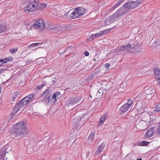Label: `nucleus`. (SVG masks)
<instances>
[{"mask_svg": "<svg viewBox=\"0 0 160 160\" xmlns=\"http://www.w3.org/2000/svg\"><path fill=\"white\" fill-rule=\"evenodd\" d=\"M95 34V35H96V37H98L102 35V32H101L100 33Z\"/></svg>", "mask_w": 160, "mask_h": 160, "instance_id": "obj_36", "label": "nucleus"}, {"mask_svg": "<svg viewBox=\"0 0 160 160\" xmlns=\"http://www.w3.org/2000/svg\"><path fill=\"white\" fill-rule=\"evenodd\" d=\"M135 47L133 43L132 42H129L127 45H124L123 46L120 47L118 49L119 50H129L132 49Z\"/></svg>", "mask_w": 160, "mask_h": 160, "instance_id": "obj_8", "label": "nucleus"}, {"mask_svg": "<svg viewBox=\"0 0 160 160\" xmlns=\"http://www.w3.org/2000/svg\"><path fill=\"white\" fill-rule=\"evenodd\" d=\"M47 4L44 3L36 4V9H43L46 7Z\"/></svg>", "mask_w": 160, "mask_h": 160, "instance_id": "obj_19", "label": "nucleus"}, {"mask_svg": "<svg viewBox=\"0 0 160 160\" xmlns=\"http://www.w3.org/2000/svg\"><path fill=\"white\" fill-rule=\"evenodd\" d=\"M142 0H138L135 1H133L134 4H136V7H137L142 2Z\"/></svg>", "mask_w": 160, "mask_h": 160, "instance_id": "obj_28", "label": "nucleus"}, {"mask_svg": "<svg viewBox=\"0 0 160 160\" xmlns=\"http://www.w3.org/2000/svg\"><path fill=\"white\" fill-rule=\"evenodd\" d=\"M98 93L100 95H102L103 94V90L102 89H100L98 90Z\"/></svg>", "mask_w": 160, "mask_h": 160, "instance_id": "obj_34", "label": "nucleus"}, {"mask_svg": "<svg viewBox=\"0 0 160 160\" xmlns=\"http://www.w3.org/2000/svg\"><path fill=\"white\" fill-rule=\"evenodd\" d=\"M93 40L92 37L90 36L87 39V40L89 41H92Z\"/></svg>", "mask_w": 160, "mask_h": 160, "instance_id": "obj_46", "label": "nucleus"}, {"mask_svg": "<svg viewBox=\"0 0 160 160\" xmlns=\"http://www.w3.org/2000/svg\"><path fill=\"white\" fill-rule=\"evenodd\" d=\"M105 147V143L102 142L100 145L98 146V149L95 152V155H97L100 154L103 151Z\"/></svg>", "mask_w": 160, "mask_h": 160, "instance_id": "obj_11", "label": "nucleus"}, {"mask_svg": "<svg viewBox=\"0 0 160 160\" xmlns=\"http://www.w3.org/2000/svg\"><path fill=\"white\" fill-rule=\"evenodd\" d=\"M108 118V115L107 114H104L100 118L99 122L98 123L99 125H102L105 121L106 119Z\"/></svg>", "mask_w": 160, "mask_h": 160, "instance_id": "obj_15", "label": "nucleus"}, {"mask_svg": "<svg viewBox=\"0 0 160 160\" xmlns=\"http://www.w3.org/2000/svg\"><path fill=\"white\" fill-rule=\"evenodd\" d=\"M101 32H102V35H103V34L107 33V32H106V30H104L103 31H101Z\"/></svg>", "mask_w": 160, "mask_h": 160, "instance_id": "obj_45", "label": "nucleus"}, {"mask_svg": "<svg viewBox=\"0 0 160 160\" xmlns=\"http://www.w3.org/2000/svg\"><path fill=\"white\" fill-rule=\"evenodd\" d=\"M154 73L155 74V77L156 79L160 80V71L158 69H155L154 70Z\"/></svg>", "mask_w": 160, "mask_h": 160, "instance_id": "obj_18", "label": "nucleus"}, {"mask_svg": "<svg viewBox=\"0 0 160 160\" xmlns=\"http://www.w3.org/2000/svg\"><path fill=\"white\" fill-rule=\"evenodd\" d=\"M17 97V96L16 95H14V96L12 97V100L13 102H15V100L16 98Z\"/></svg>", "mask_w": 160, "mask_h": 160, "instance_id": "obj_40", "label": "nucleus"}, {"mask_svg": "<svg viewBox=\"0 0 160 160\" xmlns=\"http://www.w3.org/2000/svg\"><path fill=\"white\" fill-rule=\"evenodd\" d=\"M1 88H0V93H1Z\"/></svg>", "mask_w": 160, "mask_h": 160, "instance_id": "obj_58", "label": "nucleus"}, {"mask_svg": "<svg viewBox=\"0 0 160 160\" xmlns=\"http://www.w3.org/2000/svg\"><path fill=\"white\" fill-rule=\"evenodd\" d=\"M6 30V27L5 23H2L0 25V34L4 32Z\"/></svg>", "mask_w": 160, "mask_h": 160, "instance_id": "obj_20", "label": "nucleus"}, {"mask_svg": "<svg viewBox=\"0 0 160 160\" xmlns=\"http://www.w3.org/2000/svg\"><path fill=\"white\" fill-rule=\"evenodd\" d=\"M105 66L106 68H107L108 69L110 68V65L109 63H107L105 64Z\"/></svg>", "mask_w": 160, "mask_h": 160, "instance_id": "obj_41", "label": "nucleus"}, {"mask_svg": "<svg viewBox=\"0 0 160 160\" xmlns=\"http://www.w3.org/2000/svg\"><path fill=\"white\" fill-rule=\"evenodd\" d=\"M118 4H117V3L116 4H115L114 6L112 7L110 9V10L111 11H113V10H114L116 8H117L118 6Z\"/></svg>", "mask_w": 160, "mask_h": 160, "instance_id": "obj_31", "label": "nucleus"}, {"mask_svg": "<svg viewBox=\"0 0 160 160\" xmlns=\"http://www.w3.org/2000/svg\"><path fill=\"white\" fill-rule=\"evenodd\" d=\"M136 51H129L128 53H130L132 54V55H134L135 53H140L141 52L140 51H137V52H136Z\"/></svg>", "mask_w": 160, "mask_h": 160, "instance_id": "obj_25", "label": "nucleus"}, {"mask_svg": "<svg viewBox=\"0 0 160 160\" xmlns=\"http://www.w3.org/2000/svg\"><path fill=\"white\" fill-rule=\"evenodd\" d=\"M91 37H92V39L93 40L96 37V35L95 34H92Z\"/></svg>", "mask_w": 160, "mask_h": 160, "instance_id": "obj_47", "label": "nucleus"}, {"mask_svg": "<svg viewBox=\"0 0 160 160\" xmlns=\"http://www.w3.org/2000/svg\"><path fill=\"white\" fill-rule=\"evenodd\" d=\"M10 136L12 138H15L16 136H18L17 133L15 132V130L14 129L12 130V132L10 133Z\"/></svg>", "mask_w": 160, "mask_h": 160, "instance_id": "obj_22", "label": "nucleus"}, {"mask_svg": "<svg viewBox=\"0 0 160 160\" xmlns=\"http://www.w3.org/2000/svg\"><path fill=\"white\" fill-rule=\"evenodd\" d=\"M36 8V5L32 2L30 3L29 5L24 8V11L26 12H29L32 11Z\"/></svg>", "mask_w": 160, "mask_h": 160, "instance_id": "obj_9", "label": "nucleus"}, {"mask_svg": "<svg viewBox=\"0 0 160 160\" xmlns=\"http://www.w3.org/2000/svg\"><path fill=\"white\" fill-rule=\"evenodd\" d=\"M157 132L158 133L160 134V122L159 123V126Z\"/></svg>", "mask_w": 160, "mask_h": 160, "instance_id": "obj_43", "label": "nucleus"}, {"mask_svg": "<svg viewBox=\"0 0 160 160\" xmlns=\"http://www.w3.org/2000/svg\"><path fill=\"white\" fill-rule=\"evenodd\" d=\"M13 60L12 57H9L8 58H6L4 59H0V62H1L2 65L4 64L5 63L11 62Z\"/></svg>", "mask_w": 160, "mask_h": 160, "instance_id": "obj_16", "label": "nucleus"}, {"mask_svg": "<svg viewBox=\"0 0 160 160\" xmlns=\"http://www.w3.org/2000/svg\"><path fill=\"white\" fill-rule=\"evenodd\" d=\"M83 11L80 9L77 8L72 12H71V17L72 18H79L83 15Z\"/></svg>", "mask_w": 160, "mask_h": 160, "instance_id": "obj_7", "label": "nucleus"}, {"mask_svg": "<svg viewBox=\"0 0 160 160\" xmlns=\"http://www.w3.org/2000/svg\"><path fill=\"white\" fill-rule=\"evenodd\" d=\"M27 98L25 97L21 99L18 103H17V104L14 107L13 111L11 114L12 116H14L18 111H19L21 108L24 107L25 105L28 104V101H27Z\"/></svg>", "mask_w": 160, "mask_h": 160, "instance_id": "obj_3", "label": "nucleus"}, {"mask_svg": "<svg viewBox=\"0 0 160 160\" xmlns=\"http://www.w3.org/2000/svg\"><path fill=\"white\" fill-rule=\"evenodd\" d=\"M148 143V142L145 141H142V143H141V146H144L147 145Z\"/></svg>", "mask_w": 160, "mask_h": 160, "instance_id": "obj_32", "label": "nucleus"}, {"mask_svg": "<svg viewBox=\"0 0 160 160\" xmlns=\"http://www.w3.org/2000/svg\"><path fill=\"white\" fill-rule=\"evenodd\" d=\"M80 101V99L77 97L70 98L68 100L69 105H73L78 103Z\"/></svg>", "mask_w": 160, "mask_h": 160, "instance_id": "obj_12", "label": "nucleus"}, {"mask_svg": "<svg viewBox=\"0 0 160 160\" xmlns=\"http://www.w3.org/2000/svg\"><path fill=\"white\" fill-rule=\"evenodd\" d=\"M34 23L32 25L31 27L34 29L42 27L43 29L45 27V22L42 19H40L36 20Z\"/></svg>", "mask_w": 160, "mask_h": 160, "instance_id": "obj_6", "label": "nucleus"}, {"mask_svg": "<svg viewBox=\"0 0 160 160\" xmlns=\"http://www.w3.org/2000/svg\"><path fill=\"white\" fill-rule=\"evenodd\" d=\"M77 118H75L74 119V121L73 122V123H75L74 125H75L76 124L77 125L78 123L79 124V122L80 121H78L77 122H75V121H76L77 120Z\"/></svg>", "mask_w": 160, "mask_h": 160, "instance_id": "obj_35", "label": "nucleus"}, {"mask_svg": "<svg viewBox=\"0 0 160 160\" xmlns=\"http://www.w3.org/2000/svg\"><path fill=\"white\" fill-rule=\"evenodd\" d=\"M145 114H146V116H148V117H149V113H145Z\"/></svg>", "mask_w": 160, "mask_h": 160, "instance_id": "obj_54", "label": "nucleus"}, {"mask_svg": "<svg viewBox=\"0 0 160 160\" xmlns=\"http://www.w3.org/2000/svg\"><path fill=\"white\" fill-rule=\"evenodd\" d=\"M154 110L156 112L160 111V103L157 104L156 108Z\"/></svg>", "mask_w": 160, "mask_h": 160, "instance_id": "obj_27", "label": "nucleus"}, {"mask_svg": "<svg viewBox=\"0 0 160 160\" xmlns=\"http://www.w3.org/2000/svg\"><path fill=\"white\" fill-rule=\"evenodd\" d=\"M40 48V47H38V48Z\"/></svg>", "mask_w": 160, "mask_h": 160, "instance_id": "obj_60", "label": "nucleus"}, {"mask_svg": "<svg viewBox=\"0 0 160 160\" xmlns=\"http://www.w3.org/2000/svg\"><path fill=\"white\" fill-rule=\"evenodd\" d=\"M12 54H14L17 51H10Z\"/></svg>", "mask_w": 160, "mask_h": 160, "instance_id": "obj_50", "label": "nucleus"}, {"mask_svg": "<svg viewBox=\"0 0 160 160\" xmlns=\"http://www.w3.org/2000/svg\"><path fill=\"white\" fill-rule=\"evenodd\" d=\"M130 108L128 105H127L126 103H125L120 108V111L121 114H123L124 113L127 112Z\"/></svg>", "mask_w": 160, "mask_h": 160, "instance_id": "obj_13", "label": "nucleus"}, {"mask_svg": "<svg viewBox=\"0 0 160 160\" xmlns=\"http://www.w3.org/2000/svg\"><path fill=\"white\" fill-rule=\"evenodd\" d=\"M154 128L153 127H151L149 129L146 135L147 138H150L151 137L154 132Z\"/></svg>", "mask_w": 160, "mask_h": 160, "instance_id": "obj_17", "label": "nucleus"}, {"mask_svg": "<svg viewBox=\"0 0 160 160\" xmlns=\"http://www.w3.org/2000/svg\"><path fill=\"white\" fill-rule=\"evenodd\" d=\"M82 119V118H81L80 120H81Z\"/></svg>", "mask_w": 160, "mask_h": 160, "instance_id": "obj_59", "label": "nucleus"}, {"mask_svg": "<svg viewBox=\"0 0 160 160\" xmlns=\"http://www.w3.org/2000/svg\"><path fill=\"white\" fill-rule=\"evenodd\" d=\"M137 75H138L139 74H140V73H144V72L143 71H141V70H139L138 69L137 70Z\"/></svg>", "mask_w": 160, "mask_h": 160, "instance_id": "obj_39", "label": "nucleus"}, {"mask_svg": "<svg viewBox=\"0 0 160 160\" xmlns=\"http://www.w3.org/2000/svg\"><path fill=\"white\" fill-rule=\"evenodd\" d=\"M90 97H92V96H91V95H90Z\"/></svg>", "mask_w": 160, "mask_h": 160, "instance_id": "obj_61", "label": "nucleus"}, {"mask_svg": "<svg viewBox=\"0 0 160 160\" xmlns=\"http://www.w3.org/2000/svg\"><path fill=\"white\" fill-rule=\"evenodd\" d=\"M4 45L3 44H1L0 45V49H2L4 47Z\"/></svg>", "mask_w": 160, "mask_h": 160, "instance_id": "obj_48", "label": "nucleus"}, {"mask_svg": "<svg viewBox=\"0 0 160 160\" xmlns=\"http://www.w3.org/2000/svg\"><path fill=\"white\" fill-rule=\"evenodd\" d=\"M111 30L110 29H107L106 30V32H107V33L109 32Z\"/></svg>", "mask_w": 160, "mask_h": 160, "instance_id": "obj_52", "label": "nucleus"}, {"mask_svg": "<svg viewBox=\"0 0 160 160\" xmlns=\"http://www.w3.org/2000/svg\"><path fill=\"white\" fill-rule=\"evenodd\" d=\"M136 160H142V159L141 158H139L137 159Z\"/></svg>", "mask_w": 160, "mask_h": 160, "instance_id": "obj_56", "label": "nucleus"}, {"mask_svg": "<svg viewBox=\"0 0 160 160\" xmlns=\"http://www.w3.org/2000/svg\"><path fill=\"white\" fill-rule=\"evenodd\" d=\"M9 148L8 145H7L1 149L0 152V160H8V157L5 156V155L6 153H8L11 150V149Z\"/></svg>", "mask_w": 160, "mask_h": 160, "instance_id": "obj_5", "label": "nucleus"}, {"mask_svg": "<svg viewBox=\"0 0 160 160\" xmlns=\"http://www.w3.org/2000/svg\"><path fill=\"white\" fill-rule=\"evenodd\" d=\"M95 133V130H94L91 131L88 138V143H90L93 140Z\"/></svg>", "mask_w": 160, "mask_h": 160, "instance_id": "obj_14", "label": "nucleus"}, {"mask_svg": "<svg viewBox=\"0 0 160 160\" xmlns=\"http://www.w3.org/2000/svg\"><path fill=\"white\" fill-rule=\"evenodd\" d=\"M39 0H33V2L35 5L39 3Z\"/></svg>", "mask_w": 160, "mask_h": 160, "instance_id": "obj_37", "label": "nucleus"}, {"mask_svg": "<svg viewBox=\"0 0 160 160\" xmlns=\"http://www.w3.org/2000/svg\"><path fill=\"white\" fill-rule=\"evenodd\" d=\"M42 87V86H38V88H39V89H40L41 88V87Z\"/></svg>", "mask_w": 160, "mask_h": 160, "instance_id": "obj_55", "label": "nucleus"}, {"mask_svg": "<svg viewBox=\"0 0 160 160\" xmlns=\"http://www.w3.org/2000/svg\"><path fill=\"white\" fill-rule=\"evenodd\" d=\"M71 10H70L68 12H67V13H64V16H65L67 15L68 14H69L71 12Z\"/></svg>", "mask_w": 160, "mask_h": 160, "instance_id": "obj_49", "label": "nucleus"}, {"mask_svg": "<svg viewBox=\"0 0 160 160\" xmlns=\"http://www.w3.org/2000/svg\"><path fill=\"white\" fill-rule=\"evenodd\" d=\"M48 72H52L53 71V69L52 68H47Z\"/></svg>", "mask_w": 160, "mask_h": 160, "instance_id": "obj_42", "label": "nucleus"}, {"mask_svg": "<svg viewBox=\"0 0 160 160\" xmlns=\"http://www.w3.org/2000/svg\"><path fill=\"white\" fill-rule=\"evenodd\" d=\"M7 70L6 68L0 69V74L2 73H3L4 72Z\"/></svg>", "mask_w": 160, "mask_h": 160, "instance_id": "obj_33", "label": "nucleus"}, {"mask_svg": "<svg viewBox=\"0 0 160 160\" xmlns=\"http://www.w3.org/2000/svg\"><path fill=\"white\" fill-rule=\"evenodd\" d=\"M43 44V42H37L35 43H32L28 47V48H30V47H34L35 46H38L39 45H40L41 44Z\"/></svg>", "mask_w": 160, "mask_h": 160, "instance_id": "obj_23", "label": "nucleus"}, {"mask_svg": "<svg viewBox=\"0 0 160 160\" xmlns=\"http://www.w3.org/2000/svg\"><path fill=\"white\" fill-rule=\"evenodd\" d=\"M67 49L70 50H73L75 49V47L73 45H71V46H69L67 47Z\"/></svg>", "mask_w": 160, "mask_h": 160, "instance_id": "obj_30", "label": "nucleus"}, {"mask_svg": "<svg viewBox=\"0 0 160 160\" xmlns=\"http://www.w3.org/2000/svg\"><path fill=\"white\" fill-rule=\"evenodd\" d=\"M89 152H88V153L87 154H86V157H89L90 156V155L89 154Z\"/></svg>", "mask_w": 160, "mask_h": 160, "instance_id": "obj_51", "label": "nucleus"}, {"mask_svg": "<svg viewBox=\"0 0 160 160\" xmlns=\"http://www.w3.org/2000/svg\"><path fill=\"white\" fill-rule=\"evenodd\" d=\"M2 65L1 62H0V66Z\"/></svg>", "mask_w": 160, "mask_h": 160, "instance_id": "obj_57", "label": "nucleus"}, {"mask_svg": "<svg viewBox=\"0 0 160 160\" xmlns=\"http://www.w3.org/2000/svg\"><path fill=\"white\" fill-rule=\"evenodd\" d=\"M66 51H58V52L60 54H64V57H66L68 55L67 53H66Z\"/></svg>", "mask_w": 160, "mask_h": 160, "instance_id": "obj_26", "label": "nucleus"}, {"mask_svg": "<svg viewBox=\"0 0 160 160\" xmlns=\"http://www.w3.org/2000/svg\"><path fill=\"white\" fill-rule=\"evenodd\" d=\"M51 91L48 89H47L42 93V97H44L43 101L46 103L51 104H54L57 100L61 96V94L59 92L54 93L51 97Z\"/></svg>", "mask_w": 160, "mask_h": 160, "instance_id": "obj_1", "label": "nucleus"}, {"mask_svg": "<svg viewBox=\"0 0 160 160\" xmlns=\"http://www.w3.org/2000/svg\"><path fill=\"white\" fill-rule=\"evenodd\" d=\"M126 12L124 7H122L118 9L114 14L111 16V18L114 21H116L121 16L124 14Z\"/></svg>", "mask_w": 160, "mask_h": 160, "instance_id": "obj_4", "label": "nucleus"}, {"mask_svg": "<svg viewBox=\"0 0 160 160\" xmlns=\"http://www.w3.org/2000/svg\"><path fill=\"white\" fill-rule=\"evenodd\" d=\"M127 105H128V106L130 108L131 107V105L132 103V101L131 100L130 98L128 100L127 103H126Z\"/></svg>", "mask_w": 160, "mask_h": 160, "instance_id": "obj_29", "label": "nucleus"}, {"mask_svg": "<svg viewBox=\"0 0 160 160\" xmlns=\"http://www.w3.org/2000/svg\"><path fill=\"white\" fill-rule=\"evenodd\" d=\"M18 49V48H13L12 49H10V50H17Z\"/></svg>", "mask_w": 160, "mask_h": 160, "instance_id": "obj_53", "label": "nucleus"}, {"mask_svg": "<svg viewBox=\"0 0 160 160\" xmlns=\"http://www.w3.org/2000/svg\"><path fill=\"white\" fill-rule=\"evenodd\" d=\"M84 54L86 56H88L89 55V53L87 51H86L84 53Z\"/></svg>", "mask_w": 160, "mask_h": 160, "instance_id": "obj_44", "label": "nucleus"}, {"mask_svg": "<svg viewBox=\"0 0 160 160\" xmlns=\"http://www.w3.org/2000/svg\"><path fill=\"white\" fill-rule=\"evenodd\" d=\"M14 129L15 132L17 133L18 136L22 135L25 136L27 135L26 133L29 131L28 129L26 128L25 123L23 122H17L15 126Z\"/></svg>", "mask_w": 160, "mask_h": 160, "instance_id": "obj_2", "label": "nucleus"}, {"mask_svg": "<svg viewBox=\"0 0 160 160\" xmlns=\"http://www.w3.org/2000/svg\"><path fill=\"white\" fill-rule=\"evenodd\" d=\"M123 7L125 9H133L136 8V4H134L133 1L124 4Z\"/></svg>", "mask_w": 160, "mask_h": 160, "instance_id": "obj_10", "label": "nucleus"}, {"mask_svg": "<svg viewBox=\"0 0 160 160\" xmlns=\"http://www.w3.org/2000/svg\"><path fill=\"white\" fill-rule=\"evenodd\" d=\"M35 95L34 94H31L25 98H27V101H28V103H29L30 101L34 98Z\"/></svg>", "mask_w": 160, "mask_h": 160, "instance_id": "obj_21", "label": "nucleus"}, {"mask_svg": "<svg viewBox=\"0 0 160 160\" xmlns=\"http://www.w3.org/2000/svg\"><path fill=\"white\" fill-rule=\"evenodd\" d=\"M111 19H112L111 18H107L104 21L105 24L106 25H109L111 24Z\"/></svg>", "mask_w": 160, "mask_h": 160, "instance_id": "obj_24", "label": "nucleus"}, {"mask_svg": "<svg viewBox=\"0 0 160 160\" xmlns=\"http://www.w3.org/2000/svg\"><path fill=\"white\" fill-rule=\"evenodd\" d=\"M124 0H120L118 1L117 3V4H118L119 6V5H121L122 3V2H123Z\"/></svg>", "mask_w": 160, "mask_h": 160, "instance_id": "obj_38", "label": "nucleus"}]
</instances>
